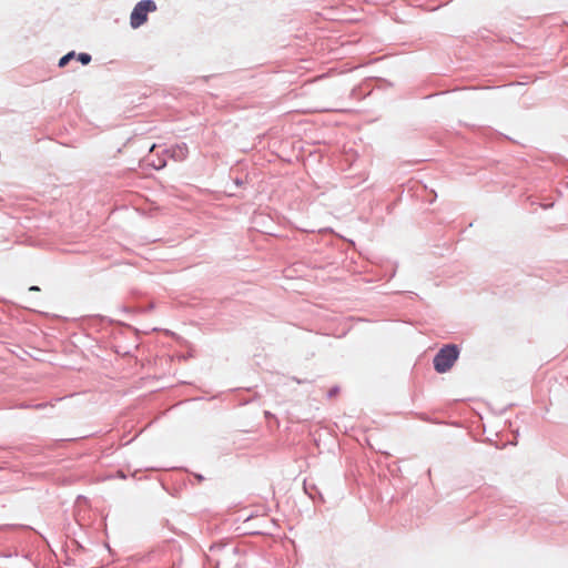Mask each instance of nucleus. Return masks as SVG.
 <instances>
[{
	"instance_id": "20e7f679",
	"label": "nucleus",
	"mask_w": 568,
	"mask_h": 568,
	"mask_svg": "<svg viewBox=\"0 0 568 568\" xmlns=\"http://www.w3.org/2000/svg\"><path fill=\"white\" fill-rule=\"evenodd\" d=\"M75 58V52L74 51H71L67 54H64L60 60H59V63L58 65L60 68H64L65 65H68V63Z\"/></svg>"
},
{
	"instance_id": "0eeeda50",
	"label": "nucleus",
	"mask_w": 568,
	"mask_h": 568,
	"mask_svg": "<svg viewBox=\"0 0 568 568\" xmlns=\"http://www.w3.org/2000/svg\"><path fill=\"white\" fill-rule=\"evenodd\" d=\"M338 387H333L328 390V397H334L338 393Z\"/></svg>"
},
{
	"instance_id": "f257e3e1",
	"label": "nucleus",
	"mask_w": 568,
	"mask_h": 568,
	"mask_svg": "<svg viewBox=\"0 0 568 568\" xmlns=\"http://www.w3.org/2000/svg\"><path fill=\"white\" fill-rule=\"evenodd\" d=\"M459 348L455 344H447L443 346L434 356L433 364L437 373L443 374L448 372L458 359Z\"/></svg>"
},
{
	"instance_id": "6e6552de",
	"label": "nucleus",
	"mask_w": 568,
	"mask_h": 568,
	"mask_svg": "<svg viewBox=\"0 0 568 568\" xmlns=\"http://www.w3.org/2000/svg\"><path fill=\"white\" fill-rule=\"evenodd\" d=\"M29 291H34V292H37V291H40V288H39V286L33 285V286H31V287L29 288Z\"/></svg>"
},
{
	"instance_id": "423d86ee",
	"label": "nucleus",
	"mask_w": 568,
	"mask_h": 568,
	"mask_svg": "<svg viewBox=\"0 0 568 568\" xmlns=\"http://www.w3.org/2000/svg\"><path fill=\"white\" fill-rule=\"evenodd\" d=\"M156 170H160L162 168H164L166 165V161L165 160H159L158 163L155 162H152L151 163Z\"/></svg>"
},
{
	"instance_id": "39448f33",
	"label": "nucleus",
	"mask_w": 568,
	"mask_h": 568,
	"mask_svg": "<svg viewBox=\"0 0 568 568\" xmlns=\"http://www.w3.org/2000/svg\"><path fill=\"white\" fill-rule=\"evenodd\" d=\"M78 61H80L83 65L89 64L91 61V55L89 53L82 52L75 55Z\"/></svg>"
},
{
	"instance_id": "7ed1b4c3",
	"label": "nucleus",
	"mask_w": 568,
	"mask_h": 568,
	"mask_svg": "<svg viewBox=\"0 0 568 568\" xmlns=\"http://www.w3.org/2000/svg\"><path fill=\"white\" fill-rule=\"evenodd\" d=\"M174 161H183L189 153L187 145L185 143L176 144L170 150L165 151Z\"/></svg>"
},
{
	"instance_id": "f03ea898",
	"label": "nucleus",
	"mask_w": 568,
	"mask_h": 568,
	"mask_svg": "<svg viewBox=\"0 0 568 568\" xmlns=\"http://www.w3.org/2000/svg\"><path fill=\"white\" fill-rule=\"evenodd\" d=\"M156 4L153 0H141L133 8L130 16V24L133 29L143 26L148 20V13L154 12Z\"/></svg>"
}]
</instances>
